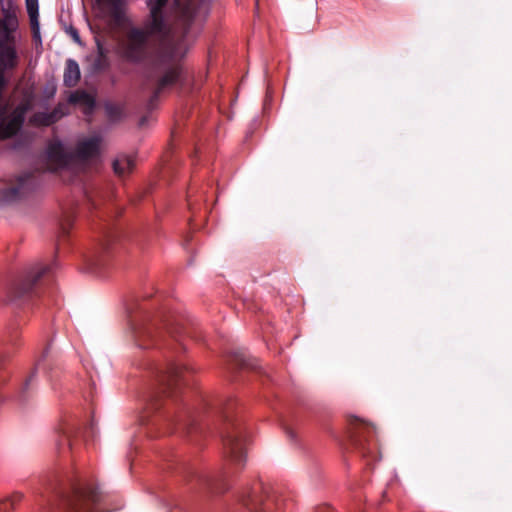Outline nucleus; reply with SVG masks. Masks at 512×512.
Instances as JSON below:
<instances>
[{
  "label": "nucleus",
  "instance_id": "nucleus-1",
  "mask_svg": "<svg viewBox=\"0 0 512 512\" xmlns=\"http://www.w3.org/2000/svg\"><path fill=\"white\" fill-rule=\"evenodd\" d=\"M151 373L154 383L147 400L145 424H151L163 433L183 430L187 434L203 433L205 428L198 422L192 412L178 400L183 386L189 384L194 368L172 357L163 365L153 364Z\"/></svg>",
  "mask_w": 512,
  "mask_h": 512
},
{
  "label": "nucleus",
  "instance_id": "nucleus-2",
  "mask_svg": "<svg viewBox=\"0 0 512 512\" xmlns=\"http://www.w3.org/2000/svg\"><path fill=\"white\" fill-rule=\"evenodd\" d=\"M127 311L133 338L139 348H166L173 354L186 349L184 335L190 332L182 326L163 325L161 316L153 313L143 302L132 304Z\"/></svg>",
  "mask_w": 512,
  "mask_h": 512
},
{
  "label": "nucleus",
  "instance_id": "nucleus-3",
  "mask_svg": "<svg viewBox=\"0 0 512 512\" xmlns=\"http://www.w3.org/2000/svg\"><path fill=\"white\" fill-rule=\"evenodd\" d=\"M39 492L40 505H46L49 512H105L104 496L93 483H64L53 476L43 483Z\"/></svg>",
  "mask_w": 512,
  "mask_h": 512
},
{
  "label": "nucleus",
  "instance_id": "nucleus-4",
  "mask_svg": "<svg viewBox=\"0 0 512 512\" xmlns=\"http://www.w3.org/2000/svg\"><path fill=\"white\" fill-rule=\"evenodd\" d=\"M58 263L36 262L25 266L14 275L6 287V301L17 305L24 304L39 295L41 288L52 282Z\"/></svg>",
  "mask_w": 512,
  "mask_h": 512
},
{
  "label": "nucleus",
  "instance_id": "nucleus-5",
  "mask_svg": "<svg viewBox=\"0 0 512 512\" xmlns=\"http://www.w3.org/2000/svg\"><path fill=\"white\" fill-rule=\"evenodd\" d=\"M176 6V29L180 33V41L169 45L167 60L178 56V48L186 45L200 35L206 18L209 14V2L207 0H174Z\"/></svg>",
  "mask_w": 512,
  "mask_h": 512
},
{
  "label": "nucleus",
  "instance_id": "nucleus-6",
  "mask_svg": "<svg viewBox=\"0 0 512 512\" xmlns=\"http://www.w3.org/2000/svg\"><path fill=\"white\" fill-rule=\"evenodd\" d=\"M217 428L221 437L225 457L235 466L243 467L249 433L245 424L231 414V404H227L219 415Z\"/></svg>",
  "mask_w": 512,
  "mask_h": 512
},
{
  "label": "nucleus",
  "instance_id": "nucleus-7",
  "mask_svg": "<svg viewBox=\"0 0 512 512\" xmlns=\"http://www.w3.org/2000/svg\"><path fill=\"white\" fill-rule=\"evenodd\" d=\"M240 501L250 512H280L283 505L278 492L262 482H256L252 487L246 488L240 496Z\"/></svg>",
  "mask_w": 512,
  "mask_h": 512
},
{
  "label": "nucleus",
  "instance_id": "nucleus-8",
  "mask_svg": "<svg viewBox=\"0 0 512 512\" xmlns=\"http://www.w3.org/2000/svg\"><path fill=\"white\" fill-rule=\"evenodd\" d=\"M157 32H150V28H131L126 42L121 47V57L130 64H142L150 58L149 37Z\"/></svg>",
  "mask_w": 512,
  "mask_h": 512
},
{
  "label": "nucleus",
  "instance_id": "nucleus-9",
  "mask_svg": "<svg viewBox=\"0 0 512 512\" xmlns=\"http://www.w3.org/2000/svg\"><path fill=\"white\" fill-rule=\"evenodd\" d=\"M31 108L30 98L23 99L9 114L6 107H0V140L11 139L22 130L26 114Z\"/></svg>",
  "mask_w": 512,
  "mask_h": 512
},
{
  "label": "nucleus",
  "instance_id": "nucleus-10",
  "mask_svg": "<svg viewBox=\"0 0 512 512\" xmlns=\"http://www.w3.org/2000/svg\"><path fill=\"white\" fill-rule=\"evenodd\" d=\"M181 473L188 483L194 484L200 489H207L214 493H223L229 488L227 480L230 472L210 476L185 465L181 467Z\"/></svg>",
  "mask_w": 512,
  "mask_h": 512
},
{
  "label": "nucleus",
  "instance_id": "nucleus-11",
  "mask_svg": "<svg viewBox=\"0 0 512 512\" xmlns=\"http://www.w3.org/2000/svg\"><path fill=\"white\" fill-rule=\"evenodd\" d=\"M51 357L49 347H46L41 355V357L37 360L36 366L34 370L31 372L29 376L25 378V380L19 385L17 391L13 395H9L15 401L20 404L26 403L30 400L35 393V377L36 373L40 370L48 373L51 369Z\"/></svg>",
  "mask_w": 512,
  "mask_h": 512
},
{
  "label": "nucleus",
  "instance_id": "nucleus-12",
  "mask_svg": "<svg viewBox=\"0 0 512 512\" xmlns=\"http://www.w3.org/2000/svg\"><path fill=\"white\" fill-rule=\"evenodd\" d=\"M19 61L15 31L0 30V69L12 71L18 67Z\"/></svg>",
  "mask_w": 512,
  "mask_h": 512
},
{
  "label": "nucleus",
  "instance_id": "nucleus-13",
  "mask_svg": "<svg viewBox=\"0 0 512 512\" xmlns=\"http://www.w3.org/2000/svg\"><path fill=\"white\" fill-rule=\"evenodd\" d=\"M181 77V68L178 66L170 67L165 73L155 80V87L147 102V109L153 110L159 101L162 92L175 85Z\"/></svg>",
  "mask_w": 512,
  "mask_h": 512
},
{
  "label": "nucleus",
  "instance_id": "nucleus-14",
  "mask_svg": "<svg viewBox=\"0 0 512 512\" xmlns=\"http://www.w3.org/2000/svg\"><path fill=\"white\" fill-rule=\"evenodd\" d=\"M169 0H146L149 8V23L147 28L150 32L165 34L168 32V25L163 9L167 6Z\"/></svg>",
  "mask_w": 512,
  "mask_h": 512
},
{
  "label": "nucleus",
  "instance_id": "nucleus-15",
  "mask_svg": "<svg viewBox=\"0 0 512 512\" xmlns=\"http://www.w3.org/2000/svg\"><path fill=\"white\" fill-rule=\"evenodd\" d=\"M97 7L107 13L116 25H121L125 21L126 0H95Z\"/></svg>",
  "mask_w": 512,
  "mask_h": 512
},
{
  "label": "nucleus",
  "instance_id": "nucleus-16",
  "mask_svg": "<svg viewBox=\"0 0 512 512\" xmlns=\"http://www.w3.org/2000/svg\"><path fill=\"white\" fill-rule=\"evenodd\" d=\"M2 18H0V30L16 31L18 28L17 6L14 0H0Z\"/></svg>",
  "mask_w": 512,
  "mask_h": 512
},
{
  "label": "nucleus",
  "instance_id": "nucleus-17",
  "mask_svg": "<svg viewBox=\"0 0 512 512\" xmlns=\"http://www.w3.org/2000/svg\"><path fill=\"white\" fill-rule=\"evenodd\" d=\"M55 432L57 435V450L61 452L66 446L71 450L73 447L74 438L78 433V429L75 427V425L64 421L56 428Z\"/></svg>",
  "mask_w": 512,
  "mask_h": 512
},
{
  "label": "nucleus",
  "instance_id": "nucleus-18",
  "mask_svg": "<svg viewBox=\"0 0 512 512\" xmlns=\"http://www.w3.org/2000/svg\"><path fill=\"white\" fill-rule=\"evenodd\" d=\"M101 137L93 136L77 143L75 155L81 160H89L99 155Z\"/></svg>",
  "mask_w": 512,
  "mask_h": 512
},
{
  "label": "nucleus",
  "instance_id": "nucleus-19",
  "mask_svg": "<svg viewBox=\"0 0 512 512\" xmlns=\"http://www.w3.org/2000/svg\"><path fill=\"white\" fill-rule=\"evenodd\" d=\"M47 156L50 160L55 161L60 167L69 164L72 155L67 153L60 142L51 143L47 147Z\"/></svg>",
  "mask_w": 512,
  "mask_h": 512
},
{
  "label": "nucleus",
  "instance_id": "nucleus-20",
  "mask_svg": "<svg viewBox=\"0 0 512 512\" xmlns=\"http://www.w3.org/2000/svg\"><path fill=\"white\" fill-rule=\"evenodd\" d=\"M374 433V428L370 425H362L357 431L353 432L351 436V443L356 448L359 449L363 455H365L369 448L366 447V434L370 437L371 434Z\"/></svg>",
  "mask_w": 512,
  "mask_h": 512
},
{
  "label": "nucleus",
  "instance_id": "nucleus-21",
  "mask_svg": "<svg viewBox=\"0 0 512 512\" xmlns=\"http://www.w3.org/2000/svg\"><path fill=\"white\" fill-rule=\"evenodd\" d=\"M80 68L74 59H67L65 63L63 82L66 87H74L80 80Z\"/></svg>",
  "mask_w": 512,
  "mask_h": 512
},
{
  "label": "nucleus",
  "instance_id": "nucleus-22",
  "mask_svg": "<svg viewBox=\"0 0 512 512\" xmlns=\"http://www.w3.org/2000/svg\"><path fill=\"white\" fill-rule=\"evenodd\" d=\"M135 165V157L127 154L118 155L113 163V171L118 176H124L130 173Z\"/></svg>",
  "mask_w": 512,
  "mask_h": 512
},
{
  "label": "nucleus",
  "instance_id": "nucleus-23",
  "mask_svg": "<svg viewBox=\"0 0 512 512\" xmlns=\"http://www.w3.org/2000/svg\"><path fill=\"white\" fill-rule=\"evenodd\" d=\"M97 53L93 58L91 68L93 72H102L109 67V60L107 57V50L104 45L100 42H96Z\"/></svg>",
  "mask_w": 512,
  "mask_h": 512
},
{
  "label": "nucleus",
  "instance_id": "nucleus-24",
  "mask_svg": "<svg viewBox=\"0 0 512 512\" xmlns=\"http://www.w3.org/2000/svg\"><path fill=\"white\" fill-rule=\"evenodd\" d=\"M69 102L72 104H82L89 109V112L93 111L96 107L95 97L84 90L73 92L69 97Z\"/></svg>",
  "mask_w": 512,
  "mask_h": 512
},
{
  "label": "nucleus",
  "instance_id": "nucleus-25",
  "mask_svg": "<svg viewBox=\"0 0 512 512\" xmlns=\"http://www.w3.org/2000/svg\"><path fill=\"white\" fill-rule=\"evenodd\" d=\"M24 495L20 492H14L11 495L0 500V512H13L17 505L21 503Z\"/></svg>",
  "mask_w": 512,
  "mask_h": 512
},
{
  "label": "nucleus",
  "instance_id": "nucleus-26",
  "mask_svg": "<svg viewBox=\"0 0 512 512\" xmlns=\"http://www.w3.org/2000/svg\"><path fill=\"white\" fill-rule=\"evenodd\" d=\"M117 238V234L114 230L110 228H104L101 232L99 239V247L101 252H105L109 249L112 242H114Z\"/></svg>",
  "mask_w": 512,
  "mask_h": 512
},
{
  "label": "nucleus",
  "instance_id": "nucleus-27",
  "mask_svg": "<svg viewBox=\"0 0 512 512\" xmlns=\"http://www.w3.org/2000/svg\"><path fill=\"white\" fill-rule=\"evenodd\" d=\"M105 112L109 120L119 121L124 115V108L122 105L107 102L104 105Z\"/></svg>",
  "mask_w": 512,
  "mask_h": 512
},
{
  "label": "nucleus",
  "instance_id": "nucleus-28",
  "mask_svg": "<svg viewBox=\"0 0 512 512\" xmlns=\"http://www.w3.org/2000/svg\"><path fill=\"white\" fill-rule=\"evenodd\" d=\"M231 362L240 369H254L256 367L255 364L252 363L251 359H249L244 353L240 352L234 353Z\"/></svg>",
  "mask_w": 512,
  "mask_h": 512
},
{
  "label": "nucleus",
  "instance_id": "nucleus-29",
  "mask_svg": "<svg viewBox=\"0 0 512 512\" xmlns=\"http://www.w3.org/2000/svg\"><path fill=\"white\" fill-rule=\"evenodd\" d=\"M48 112H36L34 113L29 122L34 126H43L48 127L51 126Z\"/></svg>",
  "mask_w": 512,
  "mask_h": 512
},
{
  "label": "nucleus",
  "instance_id": "nucleus-30",
  "mask_svg": "<svg viewBox=\"0 0 512 512\" xmlns=\"http://www.w3.org/2000/svg\"><path fill=\"white\" fill-rule=\"evenodd\" d=\"M23 185H24V179L21 178L19 181V185L10 187V188H7L4 190V193H3L4 197L9 200H14V199L19 198L21 196V190L23 188Z\"/></svg>",
  "mask_w": 512,
  "mask_h": 512
},
{
  "label": "nucleus",
  "instance_id": "nucleus-31",
  "mask_svg": "<svg viewBox=\"0 0 512 512\" xmlns=\"http://www.w3.org/2000/svg\"><path fill=\"white\" fill-rule=\"evenodd\" d=\"M26 8L30 21L36 22L39 17L38 0H26Z\"/></svg>",
  "mask_w": 512,
  "mask_h": 512
},
{
  "label": "nucleus",
  "instance_id": "nucleus-32",
  "mask_svg": "<svg viewBox=\"0 0 512 512\" xmlns=\"http://www.w3.org/2000/svg\"><path fill=\"white\" fill-rule=\"evenodd\" d=\"M30 26H31L32 37H33L34 42L36 43V45H38V44L41 45L42 40H41V36H40L39 20H36V22L30 21Z\"/></svg>",
  "mask_w": 512,
  "mask_h": 512
},
{
  "label": "nucleus",
  "instance_id": "nucleus-33",
  "mask_svg": "<svg viewBox=\"0 0 512 512\" xmlns=\"http://www.w3.org/2000/svg\"><path fill=\"white\" fill-rule=\"evenodd\" d=\"M48 114H49V117H50L49 119H50L51 125L56 123L63 116V113L61 112L59 107L54 108L52 111L48 112Z\"/></svg>",
  "mask_w": 512,
  "mask_h": 512
},
{
  "label": "nucleus",
  "instance_id": "nucleus-34",
  "mask_svg": "<svg viewBox=\"0 0 512 512\" xmlns=\"http://www.w3.org/2000/svg\"><path fill=\"white\" fill-rule=\"evenodd\" d=\"M66 32L71 36V38L76 43H78V44L81 43L80 35H79L77 28H75L74 26L71 25L67 28Z\"/></svg>",
  "mask_w": 512,
  "mask_h": 512
},
{
  "label": "nucleus",
  "instance_id": "nucleus-35",
  "mask_svg": "<svg viewBox=\"0 0 512 512\" xmlns=\"http://www.w3.org/2000/svg\"><path fill=\"white\" fill-rule=\"evenodd\" d=\"M7 85H8V79L5 76V72L2 69H0V98L2 97Z\"/></svg>",
  "mask_w": 512,
  "mask_h": 512
},
{
  "label": "nucleus",
  "instance_id": "nucleus-36",
  "mask_svg": "<svg viewBox=\"0 0 512 512\" xmlns=\"http://www.w3.org/2000/svg\"><path fill=\"white\" fill-rule=\"evenodd\" d=\"M172 512H198L195 507L190 505H176Z\"/></svg>",
  "mask_w": 512,
  "mask_h": 512
},
{
  "label": "nucleus",
  "instance_id": "nucleus-37",
  "mask_svg": "<svg viewBox=\"0 0 512 512\" xmlns=\"http://www.w3.org/2000/svg\"><path fill=\"white\" fill-rule=\"evenodd\" d=\"M285 433L290 440H292V441L296 440V435L291 428H288V427L285 428Z\"/></svg>",
  "mask_w": 512,
  "mask_h": 512
},
{
  "label": "nucleus",
  "instance_id": "nucleus-38",
  "mask_svg": "<svg viewBox=\"0 0 512 512\" xmlns=\"http://www.w3.org/2000/svg\"><path fill=\"white\" fill-rule=\"evenodd\" d=\"M316 512H334L333 508L328 505L320 506L316 509Z\"/></svg>",
  "mask_w": 512,
  "mask_h": 512
},
{
  "label": "nucleus",
  "instance_id": "nucleus-39",
  "mask_svg": "<svg viewBox=\"0 0 512 512\" xmlns=\"http://www.w3.org/2000/svg\"><path fill=\"white\" fill-rule=\"evenodd\" d=\"M72 221L73 219L69 216L66 220V223H63L62 224V229H63V232H67L68 231V228L71 226L72 224Z\"/></svg>",
  "mask_w": 512,
  "mask_h": 512
},
{
  "label": "nucleus",
  "instance_id": "nucleus-40",
  "mask_svg": "<svg viewBox=\"0 0 512 512\" xmlns=\"http://www.w3.org/2000/svg\"><path fill=\"white\" fill-rule=\"evenodd\" d=\"M147 121H148V117H147V116H142V117L140 118V120H139L138 125H139L140 127H144V126L146 125Z\"/></svg>",
  "mask_w": 512,
  "mask_h": 512
},
{
  "label": "nucleus",
  "instance_id": "nucleus-41",
  "mask_svg": "<svg viewBox=\"0 0 512 512\" xmlns=\"http://www.w3.org/2000/svg\"><path fill=\"white\" fill-rule=\"evenodd\" d=\"M94 266L100 265V259H96L93 263Z\"/></svg>",
  "mask_w": 512,
  "mask_h": 512
},
{
  "label": "nucleus",
  "instance_id": "nucleus-42",
  "mask_svg": "<svg viewBox=\"0 0 512 512\" xmlns=\"http://www.w3.org/2000/svg\"><path fill=\"white\" fill-rule=\"evenodd\" d=\"M148 80H149L150 82H154V77H153V75H152V74H150V75L148 76Z\"/></svg>",
  "mask_w": 512,
  "mask_h": 512
}]
</instances>
